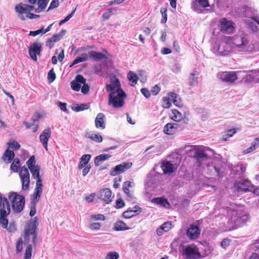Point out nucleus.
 <instances>
[{
  "mask_svg": "<svg viewBox=\"0 0 259 259\" xmlns=\"http://www.w3.org/2000/svg\"><path fill=\"white\" fill-rule=\"evenodd\" d=\"M230 242L231 240L229 239L228 238H225L221 242V247L223 248H226L230 245Z\"/></svg>",
  "mask_w": 259,
  "mask_h": 259,
  "instance_id": "nucleus-62",
  "label": "nucleus"
},
{
  "mask_svg": "<svg viewBox=\"0 0 259 259\" xmlns=\"http://www.w3.org/2000/svg\"><path fill=\"white\" fill-rule=\"evenodd\" d=\"M23 240L22 238H19L17 240L16 243V251L17 254L22 252L23 250Z\"/></svg>",
  "mask_w": 259,
  "mask_h": 259,
  "instance_id": "nucleus-44",
  "label": "nucleus"
},
{
  "mask_svg": "<svg viewBox=\"0 0 259 259\" xmlns=\"http://www.w3.org/2000/svg\"><path fill=\"white\" fill-rule=\"evenodd\" d=\"M249 219V214L243 210H233L228 222L232 225L234 229L244 224Z\"/></svg>",
  "mask_w": 259,
  "mask_h": 259,
  "instance_id": "nucleus-4",
  "label": "nucleus"
},
{
  "mask_svg": "<svg viewBox=\"0 0 259 259\" xmlns=\"http://www.w3.org/2000/svg\"><path fill=\"white\" fill-rule=\"evenodd\" d=\"M111 155L108 154H102L97 156L95 158V164L96 166H99L101 163L105 161L111 157Z\"/></svg>",
  "mask_w": 259,
  "mask_h": 259,
  "instance_id": "nucleus-36",
  "label": "nucleus"
},
{
  "mask_svg": "<svg viewBox=\"0 0 259 259\" xmlns=\"http://www.w3.org/2000/svg\"><path fill=\"white\" fill-rule=\"evenodd\" d=\"M32 247L31 244H29L25 249L24 259H31L32 255Z\"/></svg>",
  "mask_w": 259,
  "mask_h": 259,
  "instance_id": "nucleus-48",
  "label": "nucleus"
},
{
  "mask_svg": "<svg viewBox=\"0 0 259 259\" xmlns=\"http://www.w3.org/2000/svg\"><path fill=\"white\" fill-rule=\"evenodd\" d=\"M248 192H251L256 195L259 196V187L252 185L251 183Z\"/></svg>",
  "mask_w": 259,
  "mask_h": 259,
  "instance_id": "nucleus-56",
  "label": "nucleus"
},
{
  "mask_svg": "<svg viewBox=\"0 0 259 259\" xmlns=\"http://www.w3.org/2000/svg\"><path fill=\"white\" fill-rule=\"evenodd\" d=\"M251 182L248 180H242L240 181H236L234 183V187L238 192H248Z\"/></svg>",
  "mask_w": 259,
  "mask_h": 259,
  "instance_id": "nucleus-14",
  "label": "nucleus"
},
{
  "mask_svg": "<svg viewBox=\"0 0 259 259\" xmlns=\"http://www.w3.org/2000/svg\"><path fill=\"white\" fill-rule=\"evenodd\" d=\"M170 117L173 120L179 122L183 119V115L178 110L176 109H172Z\"/></svg>",
  "mask_w": 259,
  "mask_h": 259,
  "instance_id": "nucleus-38",
  "label": "nucleus"
},
{
  "mask_svg": "<svg viewBox=\"0 0 259 259\" xmlns=\"http://www.w3.org/2000/svg\"><path fill=\"white\" fill-rule=\"evenodd\" d=\"M8 144L9 148L14 149V150H17L20 147V144L15 141H11L9 142Z\"/></svg>",
  "mask_w": 259,
  "mask_h": 259,
  "instance_id": "nucleus-54",
  "label": "nucleus"
},
{
  "mask_svg": "<svg viewBox=\"0 0 259 259\" xmlns=\"http://www.w3.org/2000/svg\"><path fill=\"white\" fill-rule=\"evenodd\" d=\"M132 165V163L131 162H125L117 165L112 168L110 171V175L112 176H115L118 174L124 172L125 170L129 169Z\"/></svg>",
  "mask_w": 259,
  "mask_h": 259,
  "instance_id": "nucleus-15",
  "label": "nucleus"
},
{
  "mask_svg": "<svg viewBox=\"0 0 259 259\" xmlns=\"http://www.w3.org/2000/svg\"><path fill=\"white\" fill-rule=\"evenodd\" d=\"M209 7L208 0H194L192 5V9L198 14L205 13L208 10H203Z\"/></svg>",
  "mask_w": 259,
  "mask_h": 259,
  "instance_id": "nucleus-12",
  "label": "nucleus"
},
{
  "mask_svg": "<svg viewBox=\"0 0 259 259\" xmlns=\"http://www.w3.org/2000/svg\"><path fill=\"white\" fill-rule=\"evenodd\" d=\"M183 256L187 259H200L203 258L199 248L194 244L183 245L182 247Z\"/></svg>",
  "mask_w": 259,
  "mask_h": 259,
  "instance_id": "nucleus-9",
  "label": "nucleus"
},
{
  "mask_svg": "<svg viewBox=\"0 0 259 259\" xmlns=\"http://www.w3.org/2000/svg\"><path fill=\"white\" fill-rule=\"evenodd\" d=\"M111 190L108 188H106L101 190L99 198L101 200L106 202V203H109L111 201Z\"/></svg>",
  "mask_w": 259,
  "mask_h": 259,
  "instance_id": "nucleus-22",
  "label": "nucleus"
},
{
  "mask_svg": "<svg viewBox=\"0 0 259 259\" xmlns=\"http://www.w3.org/2000/svg\"><path fill=\"white\" fill-rule=\"evenodd\" d=\"M56 78V74L54 71V69H51L48 73V79L50 82H52L54 81Z\"/></svg>",
  "mask_w": 259,
  "mask_h": 259,
  "instance_id": "nucleus-57",
  "label": "nucleus"
},
{
  "mask_svg": "<svg viewBox=\"0 0 259 259\" xmlns=\"http://www.w3.org/2000/svg\"><path fill=\"white\" fill-rule=\"evenodd\" d=\"M160 13L162 16L161 23L164 24L167 21V9L166 8H161L160 9Z\"/></svg>",
  "mask_w": 259,
  "mask_h": 259,
  "instance_id": "nucleus-50",
  "label": "nucleus"
},
{
  "mask_svg": "<svg viewBox=\"0 0 259 259\" xmlns=\"http://www.w3.org/2000/svg\"><path fill=\"white\" fill-rule=\"evenodd\" d=\"M131 183L130 181H125L123 183L122 185V189L123 192L126 193H129V188L131 187Z\"/></svg>",
  "mask_w": 259,
  "mask_h": 259,
  "instance_id": "nucleus-61",
  "label": "nucleus"
},
{
  "mask_svg": "<svg viewBox=\"0 0 259 259\" xmlns=\"http://www.w3.org/2000/svg\"><path fill=\"white\" fill-rule=\"evenodd\" d=\"M32 234V222L30 220L24 229V238L25 240L29 241L30 239V236Z\"/></svg>",
  "mask_w": 259,
  "mask_h": 259,
  "instance_id": "nucleus-29",
  "label": "nucleus"
},
{
  "mask_svg": "<svg viewBox=\"0 0 259 259\" xmlns=\"http://www.w3.org/2000/svg\"><path fill=\"white\" fill-rule=\"evenodd\" d=\"M66 30H62L59 33L54 34L51 38L55 42L59 41L62 37L65 34Z\"/></svg>",
  "mask_w": 259,
  "mask_h": 259,
  "instance_id": "nucleus-46",
  "label": "nucleus"
},
{
  "mask_svg": "<svg viewBox=\"0 0 259 259\" xmlns=\"http://www.w3.org/2000/svg\"><path fill=\"white\" fill-rule=\"evenodd\" d=\"M85 136L87 138L90 139L93 141L97 143H101L102 140V137L98 133H94L93 132H87L85 133Z\"/></svg>",
  "mask_w": 259,
  "mask_h": 259,
  "instance_id": "nucleus-30",
  "label": "nucleus"
},
{
  "mask_svg": "<svg viewBox=\"0 0 259 259\" xmlns=\"http://www.w3.org/2000/svg\"><path fill=\"white\" fill-rule=\"evenodd\" d=\"M259 147V138H256L255 139L254 142L252 144V145L245 150V152L246 153H250L253 151H254L256 148Z\"/></svg>",
  "mask_w": 259,
  "mask_h": 259,
  "instance_id": "nucleus-43",
  "label": "nucleus"
},
{
  "mask_svg": "<svg viewBox=\"0 0 259 259\" xmlns=\"http://www.w3.org/2000/svg\"><path fill=\"white\" fill-rule=\"evenodd\" d=\"M119 257V255L118 252L116 251L109 252L107 253L105 259H118Z\"/></svg>",
  "mask_w": 259,
  "mask_h": 259,
  "instance_id": "nucleus-51",
  "label": "nucleus"
},
{
  "mask_svg": "<svg viewBox=\"0 0 259 259\" xmlns=\"http://www.w3.org/2000/svg\"><path fill=\"white\" fill-rule=\"evenodd\" d=\"M101 226V224L100 223H91L88 227L91 230H100Z\"/></svg>",
  "mask_w": 259,
  "mask_h": 259,
  "instance_id": "nucleus-55",
  "label": "nucleus"
},
{
  "mask_svg": "<svg viewBox=\"0 0 259 259\" xmlns=\"http://www.w3.org/2000/svg\"><path fill=\"white\" fill-rule=\"evenodd\" d=\"M41 47V44L40 43H33V55H39Z\"/></svg>",
  "mask_w": 259,
  "mask_h": 259,
  "instance_id": "nucleus-53",
  "label": "nucleus"
},
{
  "mask_svg": "<svg viewBox=\"0 0 259 259\" xmlns=\"http://www.w3.org/2000/svg\"><path fill=\"white\" fill-rule=\"evenodd\" d=\"M235 168L236 169L235 170L236 171H240L242 174L244 173L246 170V166L242 164H238L235 167Z\"/></svg>",
  "mask_w": 259,
  "mask_h": 259,
  "instance_id": "nucleus-64",
  "label": "nucleus"
},
{
  "mask_svg": "<svg viewBox=\"0 0 259 259\" xmlns=\"http://www.w3.org/2000/svg\"><path fill=\"white\" fill-rule=\"evenodd\" d=\"M131 228L127 227L126 224L121 221H116L114 225V229L115 231H124L130 229Z\"/></svg>",
  "mask_w": 259,
  "mask_h": 259,
  "instance_id": "nucleus-33",
  "label": "nucleus"
},
{
  "mask_svg": "<svg viewBox=\"0 0 259 259\" xmlns=\"http://www.w3.org/2000/svg\"><path fill=\"white\" fill-rule=\"evenodd\" d=\"M86 81L85 78L81 75H77L75 79L70 82L71 89L75 91H79L83 83Z\"/></svg>",
  "mask_w": 259,
  "mask_h": 259,
  "instance_id": "nucleus-17",
  "label": "nucleus"
},
{
  "mask_svg": "<svg viewBox=\"0 0 259 259\" xmlns=\"http://www.w3.org/2000/svg\"><path fill=\"white\" fill-rule=\"evenodd\" d=\"M178 127L179 124L177 123H168L164 126L163 132L166 135H172L175 133Z\"/></svg>",
  "mask_w": 259,
  "mask_h": 259,
  "instance_id": "nucleus-23",
  "label": "nucleus"
},
{
  "mask_svg": "<svg viewBox=\"0 0 259 259\" xmlns=\"http://www.w3.org/2000/svg\"><path fill=\"white\" fill-rule=\"evenodd\" d=\"M198 72L196 70H193L190 74L189 84L193 87L198 84Z\"/></svg>",
  "mask_w": 259,
  "mask_h": 259,
  "instance_id": "nucleus-28",
  "label": "nucleus"
},
{
  "mask_svg": "<svg viewBox=\"0 0 259 259\" xmlns=\"http://www.w3.org/2000/svg\"><path fill=\"white\" fill-rule=\"evenodd\" d=\"M125 96V93L121 89H117L115 92L109 94L108 104L115 108H120L123 106Z\"/></svg>",
  "mask_w": 259,
  "mask_h": 259,
  "instance_id": "nucleus-8",
  "label": "nucleus"
},
{
  "mask_svg": "<svg viewBox=\"0 0 259 259\" xmlns=\"http://www.w3.org/2000/svg\"><path fill=\"white\" fill-rule=\"evenodd\" d=\"M198 148V146L195 145H186L184 147L185 152L189 156L194 157Z\"/></svg>",
  "mask_w": 259,
  "mask_h": 259,
  "instance_id": "nucleus-32",
  "label": "nucleus"
},
{
  "mask_svg": "<svg viewBox=\"0 0 259 259\" xmlns=\"http://www.w3.org/2000/svg\"><path fill=\"white\" fill-rule=\"evenodd\" d=\"M89 104H75L72 107V109L76 112L87 110L90 108Z\"/></svg>",
  "mask_w": 259,
  "mask_h": 259,
  "instance_id": "nucleus-39",
  "label": "nucleus"
},
{
  "mask_svg": "<svg viewBox=\"0 0 259 259\" xmlns=\"http://www.w3.org/2000/svg\"><path fill=\"white\" fill-rule=\"evenodd\" d=\"M171 98L169 96L165 97L162 98V106L164 108H167L170 107L171 105Z\"/></svg>",
  "mask_w": 259,
  "mask_h": 259,
  "instance_id": "nucleus-52",
  "label": "nucleus"
},
{
  "mask_svg": "<svg viewBox=\"0 0 259 259\" xmlns=\"http://www.w3.org/2000/svg\"><path fill=\"white\" fill-rule=\"evenodd\" d=\"M165 232H167L171 228V224L170 222H167L164 223L161 226Z\"/></svg>",
  "mask_w": 259,
  "mask_h": 259,
  "instance_id": "nucleus-63",
  "label": "nucleus"
},
{
  "mask_svg": "<svg viewBox=\"0 0 259 259\" xmlns=\"http://www.w3.org/2000/svg\"><path fill=\"white\" fill-rule=\"evenodd\" d=\"M8 198L3 197L0 194V225L3 228H7L8 223L7 216L11 212V206Z\"/></svg>",
  "mask_w": 259,
  "mask_h": 259,
  "instance_id": "nucleus-5",
  "label": "nucleus"
},
{
  "mask_svg": "<svg viewBox=\"0 0 259 259\" xmlns=\"http://www.w3.org/2000/svg\"><path fill=\"white\" fill-rule=\"evenodd\" d=\"M89 56L96 61H100L103 59L106 58V56L102 53L97 52L96 51H90Z\"/></svg>",
  "mask_w": 259,
  "mask_h": 259,
  "instance_id": "nucleus-37",
  "label": "nucleus"
},
{
  "mask_svg": "<svg viewBox=\"0 0 259 259\" xmlns=\"http://www.w3.org/2000/svg\"><path fill=\"white\" fill-rule=\"evenodd\" d=\"M214 250V246L212 245H207L205 246L204 252L201 254L203 258L208 256Z\"/></svg>",
  "mask_w": 259,
  "mask_h": 259,
  "instance_id": "nucleus-45",
  "label": "nucleus"
},
{
  "mask_svg": "<svg viewBox=\"0 0 259 259\" xmlns=\"http://www.w3.org/2000/svg\"><path fill=\"white\" fill-rule=\"evenodd\" d=\"M88 59V55L85 53H83L80 56L77 57L72 62V64L70 67H72L73 65L77 64L80 62H84L87 60Z\"/></svg>",
  "mask_w": 259,
  "mask_h": 259,
  "instance_id": "nucleus-41",
  "label": "nucleus"
},
{
  "mask_svg": "<svg viewBox=\"0 0 259 259\" xmlns=\"http://www.w3.org/2000/svg\"><path fill=\"white\" fill-rule=\"evenodd\" d=\"M127 78L131 82V85L132 86H134L137 82L138 77L135 73L130 71L127 74Z\"/></svg>",
  "mask_w": 259,
  "mask_h": 259,
  "instance_id": "nucleus-40",
  "label": "nucleus"
},
{
  "mask_svg": "<svg viewBox=\"0 0 259 259\" xmlns=\"http://www.w3.org/2000/svg\"><path fill=\"white\" fill-rule=\"evenodd\" d=\"M91 158V156L90 154L83 155L80 158V162L78 165V168L81 169L84 167L88 164Z\"/></svg>",
  "mask_w": 259,
  "mask_h": 259,
  "instance_id": "nucleus-35",
  "label": "nucleus"
},
{
  "mask_svg": "<svg viewBox=\"0 0 259 259\" xmlns=\"http://www.w3.org/2000/svg\"><path fill=\"white\" fill-rule=\"evenodd\" d=\"M95 126L97 128L104 130L106 127V116L103 113L97 114L95 120Z\"/></svg>",
  "mask_w": 259,
  "mask_h": 259,
  "instance_id": "nucleus-21",
  "label": "nucleus"
},
{
  "mask_svg": "<svg viewBox=\"0 0 259 259\" xmlns=\"http://www.w3.org/2000/svg\"><path fill=\"white\" fill-rule=\"evenodd\" d=\"M50 0H33V10L35 13L42 12L46 8Z\"/></svg>",
  "mask_w": 259,
  "mask_h": 259,
  "instance_id": "nucleus-19",
  "label": "nucleus"
},
{
  "mask_svg": "<svg viewBox=\"0 0 259 259\" xmlns=\"http://www.w3.org/2000/svg\"><path fill=\"white\" fill-rule=\"evenodd\" d=\"M230 43L234 53H246L255 51L254 44L249 43L246 34L241 33L231 36Z\"/></svg>",
  "mask_w": 259,
  "mask_h": 259,
  "instance_id": "nucleus-1",
  "label": "nucleus"
},
{
  "mask_svg": "<svg viewBox=\"0 0 259 259\" xmlns=\"http://www.w3.org/2000/svg\"><path fill=\"white\" fill-rule=\"evenodd\" d=\"M161 168L164 174H170L177 169V166L176 164H174L169 161H165L162 163Z\"/></svg>",
  "mask_w": 259,
  "mask_h": 259,
  "instance_id": "nucleus-24",
  "label": "nucleus"
},
{
  "mask_svg": "<svg viewBox=\"0 0 259 259\" xmlns=\"http://www.w3.org/2000/svg\"><path fill=\"white\" fill-rule=\"evenodd\" d=\"M152 202L156 203L160 206L162 207H169L170 205L168 200L162 197L154 198L151 200Z\"/></svg>",
  "mask_w": 259,
  "mask_h": 259,
  "instance_id": "nucleus-31",
  "label": "nucleus"
},
{
  "mask_svg": "<svg viewBox=\"0 0 259 259\" xmlns=\"http://www.w3.org/2000/svg\"><path fill=\"white\" fill-rule=\"evenodd\" d=\"M19 176L22 183V188L25 190L28 189L30 183V174L28 168L23 166L20 169Z\"/></svg>",
  "mask_w": 259,
  "mask_h": 259,
  "instance_id": "nucleus-11",
  "label": "nucleus"
},
{
  "mask_svg": "<svg viewBox=\"0 0 259 259\" xmlns=\"http://www.w3.org/2000/svg\"><path fill=\"white\" fill-rule=\"evenodd\" d=\"M8 198L10 201L12 209L15 213H20L23 209L25 204L24 197L16 192H10Z\"/></svg>",
  "mask_w": 259,
  "mask_h": 259,
  "instance_id": "nucleus-7",
  "label": "nucleus"
},
{
  "mask_svg": "<svg viewBox=\"0 0 259 259\" xmlns=\"http://www.w3.org/2000/svg\"><path fill=\"white\" fill-rule=\"evenodd\" d=\"M201 164L203 163V161H206L209 157L206 153L204 149L202 147H198L195 156H194Z\"/></svg>",
  "mask_w": 259,
  "mask_h": 259,
  "instance_id": "nucleus-20",
  "label": "nucleus"
},
{
  "mask_svg": "<svg viewBox=\"0 0 259 259\" xmlns=\"http://www.w3.org/2000/svg\"><path fill=\"white\" fill-rule=\"evenodd\" d=\"M14 156L15 154L14 152L9 149H7L4 153L2 158L5 162L9 163L12 162L13 159H14Z\"/></svg>",
  "mask_w": 259,
  "mask_h": 259,
  "instance_id": "nucleus-27",
  "label": "nucleus"
},
{
  "mask_svg": "<svg viewBox=\"0 0 259 259\" xmlns=\"http://www.w3.org/2000/svg\"><path fill=\"white\" fill-rule=\"evenodd\" d=\"M126 194V199L133 203H134L136 202V198L134 196L132 193H131L130 191L129 193H125Z\"/></svg>",
  "mask_w": 259,
  "mask_h": 259,
  "instance_id": "nucleus-60",
  "label": "nucleus"
},
{
  "mask_svg": "<svg viewBox=\"0 0 259 259\" xmlns=\"http://www.w3.org/2000/svg\"><path fill=\"white\" fill-rule=\"evenodd\" d=\"M20 168V161L18 158H15L12 162L10 166L11 169L14 172H17Z\"/></svg>",
  "mask_w": 259,
  "mask_h": 259,
  "instance_id": "nucleus-42",
  "label": "nucleus"
},
{
  "mask_svg": "<svg viewBox=\"0 0 259 259\" xmlns=\"http://www.w3.org/2000/svg\"><path fill=\"white\" fill-rule=\"evenodd\" d=\"M105 220V217L103 214H92L90 216V218L89 220V222H91L93 221H104Z\"/></svg>",
  "mask_w": 259,
  "mask_h": 259,
  "instance_id": "nucleus-47",
  "label": "nucleus"
},
{
  "mask_svg": "<svg viewBox=\"0 0 259 259\" xmlns=\"http://www.w3.org/2000/svg\"><path fill=\"white\" fill-rule=\"evenodd\" d=\"M120 86V84L119 80L115 78L114 80H111L110 84L106 85V88L107 92L112 93V92H115L117 89H121Z\"/></svg>",
  "mask_w": 259,
  "mask_h": 259,
  "instance_id": "nucleus-26",
  "label": "nucleus"
},
{
  "mask_svg": "<svg viewBox=\"0 0 259 259\" xmlns=\"http://www.w3.org/2000/svg\"><path fill=\"white\" fill-rule=\"evenodd\" d=\"M9 232H14L16 231V226L14 222H10L6 228Z\"/></svg>",
  "mask_w": 259,
  "mask_h": 259,
  "instance_id": "nucleus-58",
  "label": "nucleus"
},
{
  "mask_svg": "<svg viewBox=\"0 0 259 259\" xmlns=\"http://www.w3.org/2000/svg\"><path fill=\"white\" fill-rule=\"evenodd\" d=\"M51 135V130L50 127L45 129L39 136V140L45 149L48 150V142Z\"/></svg>",
  "mask_w": 259,
  "mask_h": 259,
  "instance_id": "nucleus-18",
  "label": "nucleus"
},
{
  "mask_svg": "<svg viewBox=\"0 0 259 259\" xmlns=\"http://www.w3.org/2000/svg\"><path fill=\"white\" fill-rule=\"evenodd\" d=\"M230 40L231 36L223 37L219 43L215 42L213 45L211 49L213 53L217 56H225L233 52Z\"/></svg>",
  "mask_w": 259,
  "mask_h": 259,
  "instance_id": "nucleus-3",
  "label": "nucleus"
},
{
  "mask_svg": "<svg viewBox=\"0 0 259 259\" xmlns=\"http://www.w3.org/2000/svg\"><path fill=\"white\" fill-rule=\"evenodd\" d=\"M218 77L222 81L229 83L234 82L238 78L237 73L234 71L221 72L218 73Z\"/></svg>",
  "mask_w": 259,
  "mask_h": 259,
  "instance_id": "nucleus-13",
  "label": "nucleus"
},
{
  "mask_svg": "<svg viewBox=\"0 0 259 259\" xmlns=\"http://www.w3.org/2000/svg\"><path fill=\"white\" fill-rule=\"evenodd\" d=\"M59 0H53L51 2V3L48 8V9L47 10V11H49L50 10H52V9L57 8V7H59Z\"/></svg>",
  "mask_w": 259,
  "mask_h": 259,
  "instance_id": "nucleus-59",
  "label": "nucleus"
},
{
  "mask_svg": "<svg viewBox=\"0 0 259 259\" xmlns=\"http://www.w3.org/2000/svg\"><path fill=\"white\" fill-rule=\"evenodd\" d=\"M168 96L170 97L171 101H172L175 105L179 107H181L183 106V103L177 94L173 92H170L168 94Z\"/></svg>",
  "mask_w": 259,
  "mask_h": 259,
  "instance_id": "nucleus-34",
  "label": "nucleus"
},
{
  "mask_svg": "<svg viewBox=\"0 0 259 259\" xmlns=\"http://www.w3.org/2000/svg\"><path fill=\"white\" fill-rule=\"evenodd\" d=\"M35 157L33 155V179L36 180L34 192H33V215L36 213L35 204L38 202L42 193V180L39 175L40 167L35 165Z\"/></svg>",
  "mask_w": 259,
  "mask_h": 259,
  "instance_id": "nucleus-2",
  "label": "nucleus"
},
{
  "mask_svg": "<svg viewBox=\"0 0 259 259\" xmlns=\"http://www.w3.org/2000/svg\"><path fill=\"white\" fill-rule=\"evenodd\" d=\"M218 26L220 31L225 34H231L235 31V25L233 22L226 18H222L219 19Z\"/></svg>",
  "mask_w": 259,
  "mask_h": 259,
  "instance_id": "nucleus-10",
  "label": "nucleus"
},
{
  "mask_svg": "<svg viewBox=\"0 0 259 259\" xmlns=\"http://www.w3.org/2000/svg\"><path fill=\"white\" fill-rule=\"evenodd\" d=\"M29 4L21 2L15 7L18 16L22 20L32 19V0H28Z\"/></svg>",
  "mask_w": 259,
  "mask_h": 259,
  "instance_id": "nucleus-6",
  "label": "nucleus"
},
{
  "mask_svg": "<svg viewBox=\"0 0 259 259\" xmlns=\"http://www.w3.org/2000/svg\"><path fill=\"white\" fill-rule=\"evenodd\" d=\"M201 229L195 225L191 224L187 230V235L191 240H195L200 235Z\"/></svg>",
  "mask_w": 259,
  "mask_h": 259,
  "instance_id": "nucleus-16",
  "label": "nucleus"
},
{
  "mask_svg": "<svg viewBox=\"0 0 259 259\" xmlns=\"http://www.w3.org/2000/svg\"><path fill=\"white\" fill-rule=\"evenodd\" d=\"M140 208L138 206H135L133 209H128L126 211H124L122 215L124 218L130 219L136 214H138L140 211Z\"/></svg>",
  "mask_w": 259,
  "mask_h": 259,
  "instance_id": "nucleus-25",
  "label": "nucleus"
},
{
  "mask_svg": "<svg viewBox=\"0 0 259 259\" xmlns=\"http://www.w3.org/2000/svg\"><path fill=\"white\" fill-rule=\"evenodd\" d=\"M38 225V222L37 221V218L35 217L33 218V246L35 245V240L37 236L36 231Z\"/></svg>",
  "mask_w": 259,
  "mask_h": 259,
  "instance_id": "nucleus-49",
  "label": "nucleus"
}]
</instances>
